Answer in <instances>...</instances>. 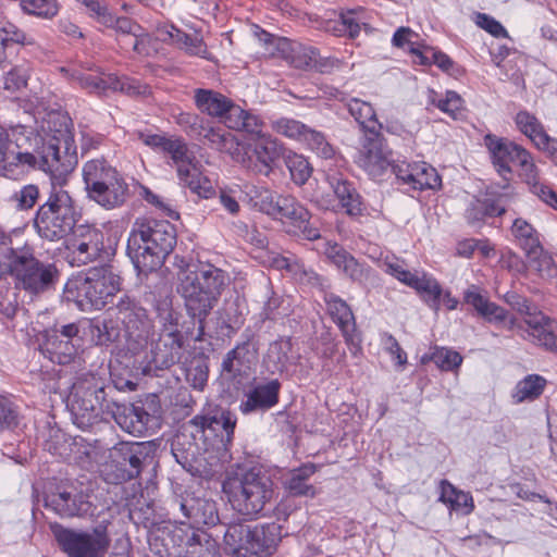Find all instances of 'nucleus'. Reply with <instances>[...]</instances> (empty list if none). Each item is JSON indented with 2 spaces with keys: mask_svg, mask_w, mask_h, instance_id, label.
<instances>
[{
  "mask_svg": "<svg viewBox=\"0 0 557 557\" xmlns=\"http://www.w3.org/2000/svg\"><path fill=\"white\" fill-rule=\"evenodd\" d=\"M177 278V293L184 300L185 309L202 329L207 317L228 286L230 275L212 263L198 262L182 267Z\"/></svg>",
  "mask_w": 557,
  "mask_h": 557,
  "instance_id": "nucleus-1",
  "label": "nucleus"
},
{
  "mask_svg": "<svg viewBox=\"0 0 557 557\" xmlns=\"http://www.w3.org/2000/svg\"><path fill=\"white\" fill-rule=\"evenodd\" d=\"M110 318L89 322L91 341L97 346H109L119 342L121 327L129 341L144 347L154 334V325L147 310L128 295H122L119 300L108 309Z\"/></svg>",
  "mask_w": 557,
  "mask_h": 557,
  "instance_id": "nucleus-2",
  "label": "nucleus"
},
{
  "mask_svg": "<svg viewBox=\"0 0 557 557\" xmlns=\"http://www.w3.org/2000/svg\"><path fill=\"white\" fill-rule=\"evenodd\" d=\"M175 245V227L169 221H136L127 240V255L138 274L148 275L161 268Z\"/></svg>",
  "mask_w": 557,
  "mask_h": 557,
  "instance_id": "nucleus-3",
  "label": "nucleus"
},
{
  "mask_svg": "<svg viewBox=\"0 0 557 557\" xmlns=\"http://www.w3.org/2000/svg\"><path fill=\"white\" fill-rule=\"evenodd\" d=\"M223 491L235 511L257 518L272 500L274 483L262 467H237L227 472Z\"/></svg>",
  "mask_w": 557,
  "mask_h": 557,
  "instance_id": "nucleus-4",
  "label": "nucleus"
},
{
  "mask_svg": "<svg viewBox=\"0 0 557 557\" xmlns=\"http://www.w3.org/2000/svg\"><path fill=\"white\" fill-rule=\"evenodd\" d=\"M9 273L17 289L38 296L54 288L60 272L54 263L40 261L33 246L24 243L4 265L0 264V277Z\"/></svg>",
  "mask_w": 557,
  "mask_h": 557,
  "instance_id": "nucleus-5",
  "label": "nucleus"
},
{
  "mask_svg": "<svg viewBox=\"0 0 557 557\" xmlns=\"http://www.w3.org/2000/svg\"><path fill=\"white\" fill-rule=\"evenodd\" d=\"M69 150L65 146L62 154L61 140L58 137L46 138L36 133L21 151L15 153L8 168H37L54 177H62L71 173L77 162L75 153H70Z\"/></svg>",
  "mask_w": 557,
  "mask_h": 557,
  "instance_id": "nucleus-6",
  "label": "nucleus"
},
{
  "mask_svg": "<svg viewBox=\"0 0 557 557\" xmlns=\"http://www.w3.org/2000/svg\"><path fill=\"white\" fill-rule=\"evenodd\" d=\"M113 400L108 399L107 387L95 375H83L75 380L66 399L73 422L82 430L99 421L101 413L112 412Z\"/></svg>",
  "mask_w": 557,
  "mask_h": 557,
  "instance_id": "nucleus-7",
  "label": "nucleus"
},
{
  "mask_svg": "<svg viewBox=\"0 0 557 557\" xmlns=\"http://www.w3.org/2000/svg\"><path fill=\"white\" fill-rule=\"evenodd\" d=\"M152 459L153 447L149 442H119L109 449L100 475L109 484H122L137 479Z\"/></svg>",
  "mask_w": 557,
  "mask_h": 557,
  "instance_id": "nucleus-8",
  "label": "nucleus"
},
{
  "mask_svg": "<svg viewBox=\"0 0 557 557\" xmlns=\"http://www.w3.org/2000/svg\"><path fill=\"white\" fill-rule=\"evenodd\" d=\"M78 212L69 191L53 188L34 218L37 234L47 240L64 238L76 225Z\"/></svg>",
  "mask_w": 557,
  "mask_h": 557,
  "instance_id": "nucleus-9",
  "label": "nucleus"
},
{
  "mask_svg": "<svg viewBox=\"0 0 557 557\" xmlns=\"http://www.w3.org/2000/svg\"><path fill=\"white\" fill-rule=\"evenodd\" d=\"M50 530L59 548L67 557H99L110 545L107 527L103 524L88 532L55 522L50 524Z\"/></svg>",
  "mask_w": 557,
  "mask_h": 557,
  "instance_id": "nucleus-10",
  "label": "nucleus"
},
{
  "mask_svg": "<svg viewBox=\"0 0 557 557\" xmlns=\"http://www.w3.org/2000/svg\"><path fill=\"white\" fill-rule=\"evenodd\" d=\"M164 152L171 157L172 165L176 169L180 182L191 193L205 199H209L216 194L211 181L202 175L200 164L194 152L189 150L183 139L172 138Z\"/></svg>",
  "mask_w": 557,
  "mask_h": 557,
  "instance_id": "nucleus-11",
  "label": "nucleus"
},
{
  "mask_svg": "<svg viewBox=\"0 0 557 557\" xmlns=\"http://www.w3.org/2000/svg\"><path fill=\"white\" fill-rule=\"evenodd\" d=\"M121 285L111 267L92 268L76 285L78 302L83 308L100 310L112 301Z\"/></svg>",
  "mask_w": 557,
  "mask_h": 557,
  "instance_id": "nucleus-12",
  "label": "nucleus"
},
{
  "mask_svg": "<svg viewBox=\"0 0 557 557\" xmlns=\"http://www.w3.org/2000/svg\"><path fill=\"white\" fill-rule=\"evenodd\" d=\"M168 513L176 523L189 524L193 531H202L201 527L215 525L219 521L215 502L191 494L173 496L168 504Z\"/></svg>",
  "mask_w": 557,
  "mask_h": 557,
  "instance_id": "nucleus-13",
  "label": "nucleus"
},
{
  "mask_svg": "<svg viewBox=\"0 0 557 557\" xmlns=\"http://www.w3.org/2000/svg\"><path fill=\"white\" fill-rule=\"evenodd\" d=\"M189 423L202 436L208 445L216 451L220 459H224L233 444L234 431L237 423V417L230 410H222L219 414H197Z\"/></svg>",
  "mask_w": 557,
  "mask_h": 557,
  "instance_id": "nucleus-14",
  "label": "nucleus"
},
{
  "mask_svg": "<svg viewBox=\"0 0 557 557\" xmlns=\"http://www.w3.org/2000/svg\"><path fill=\"white\" fill-rule=\"evenodd\" d=\"M70 233L67 249L72 265L81 267L92 262L103 252V233L100 230L91 225L76 224Z\"/></svg>",
  "mask_w": 557,
  "mask_h": 557,
  "instance_id": "nucleus-15",
  "label": "nucleus"
},
{
  "mask_svg": "<svg viewBox=\"0 0 557 557\" xmlns=\"http://www.w3.org/2000/svg\"><path fill=\"white\" fill-rule=\"evenodd\" d=\"M70 78L78 83L83 89L96 95H104L109 90H119L128 95L141 92L140 86L135 81L127 77L120 78L114 74H104L92 67H87L86 71L74 70L70 74Z\"/></svg>",
  "mask_w": 557,
  "mask_h": 557,
  "instance_id": "nucleus-16",
  "label": "nucleus"
},
{
  "mask_svg": "<svg viewBox=\"0 0 557 557\" xmlns=\"http://www.w3.org/2000/svg\"><path fill=\"white\" fill-rule=\"evenodd\" d=\"M277 213L278 219L287 223V232L308 240L320 238V231L311 222L310 212L294 197L286 196Z\"/></svg>",
  "mask_w": 557,
  "mask_h": 557,
  "instance_id": "nucleus-17",
  "label": "nucleus"
},
{
  "mask_svg": "<svg viewBox=\"0 0 557 557\" xmlns=\"http://www.w3.org/2000/svg\"><path fill=\"white\" fill-rule=\"evenodd\" d=\"M324 255L332 264L359 285L366 286L369 283H373L376 278L374 271L368 264L359 262L351 253L336 243H326Z\"/></svg>",
  "mask_w": 557,
  "mask_h": 557,
  "instance_id": "nucleus-18",
  "label": "nucleus"
},
{
  "mask_svg": "<svg viewBox=\"0 0 557 557\" xmlns=\"http://www.w3.org/2000/svg\"><path fill=\"white\" fill-rule=\"evenodd\" d=\"M357 163L372 177L381 176L392 165L381 132L364 135Z\"/></svg>",
  "mask_w": 557,
  "mask_h": 557,
  "instance_id": "nucleus-19",
  "label": "nucleus"
},
{
  "mask_svg": "<svg viewBox=\"0 0 557 557\" xmlns=\"http://www.w3.org/2000/svg\"><path fill=\"white\" fill-rule=\"evenodd\" d=\"M507 301L520 312L530 315V319L525 322L531 327L530 335L533 341L545 349L557 352V335L547 329L550 322L549 318L543 314L532 317L531 306L523 297L511 295L507 298Z\"/></svg>",
  "mask_w": 557,
  "mask_h": 557,
  "instance_id": "nucleus-20",
  "label": "nucleus"
},
{
  "mask_svg": "<svg viewBox=\"0 0 557 557\" xmlns=\"http://www.w3.org/2000/svg\"><path fill=\"white\" fill-rule=\"evenodd\" d=\"M129 187L123 175L116 170L113 175L89 191L87 198L106 210L122 207L129 198Z\"/></svg>",
  "mask_w": 557,
  "mask_h": 557,
  "instance_id": "nucleus-21",
  "label": "nucleus"
},
{
  "mask_svg": "<svg viewBox=\"0 0 557 557\" xmlns=\"http://www.w3.org/2000/svg\"><path fill=\"white\" fill-rule=\"evenodd\" d=\"M281 387L282 384L276 379L255 385L245 394V399L239 405L240 412L250 414L273 408L278 404Z\"/></svg>",
  "mask_w": 557,
  "mask_h": 557,
  "instance_id": "nucleus-22",
  "label": "nucleus"
},
{
  "mask_svg": "<svg viewBox=\"0 0 557 557\" xmlns=\"http://www.w3.org/2000/svg\"><path fill=\"white\" fill-rule=\"evenodd\" d=\"M324 301L326 304L327 313L339 327L346 344L357 348L360 338L356 333L355 315L349 305L333 293L325 294Z\"/></svg>",
  "mask_w": 557,
  "mask_h": 557,
  "instance_id": "nucleus-23",
  "label": "nucleus"
},
{
  "mask_svg": "<svg viewBox=\"0 0 557 557\" xmlns=\"http://www.w3.org/2000/svg\"><path fill=\"white\" fill-rule=\"evenodd\" d=\"M484 143L491 153L493 164L500 175L510 174L512 172L510 164L517 165V161L521 159V154L525 150L522 146L507 138L492 134L484 137Z\"/></svg>",
  "mask_w": 557,
  "mask_h": 557,
  "instance_id": "nucleus-24",
  "label": "nucleus"
},
{
  "mask_svg": "<svg viewBox=\"0 0 557 557\" xmlns=\"http://www.w3.org/2000/svg\"><path fill=\"white\" fill-rule=\"evenodd\" d=\"M282 539V527L276 523L250 525V534L246 540L247 557L272 555Z\"/></svg>",
  "mask_w": 557,
  "mask_h": 557,
  "instance_id": "nucleus-25",
  "label": "nucleus"
},
{
  "mask_svg": "<svg viewBox=\"0 0 557 557\" xmlns=\"http://www.w3.org/2000/svg\"><path fill=\"white\" fill-rule=\"evenodd\" d=\"M115 422L131 434H143L148 430L154 416L143 404L120 405L113 403L111 412Z\"/></svg>",
  "mask_w": 557,
  "mask_h": 557,
  "instance_id": "nucleus-26",
  "label": "nucleus"
},
{
  "mask_svg": "<svg viewBox=\"0 0 557 557\" xmlns=\"http://www.w3.org/2000/svg\"><path fill=\"white\" fill-rule=\"evenodd\" d=\"M282 154V147L270 135L257 137L252 144V154L249 157V168L268 176Z\"/></svg>",
  "mask_w": 557,
  "mask_h": 557,
  "instance_id": "nucleus-27",
  "label": "nucleus"
},
{
  "mask_svg": "<svg viewBox=\"0 0 557 557\" xmlns=\"http://www.w3.org/2000/svg\"><path fill=\"white\" fill-rule=\"evenodd\" d=\"M183 349V334L161 332L159 339L152 344V362L159 369H168L181 360Z\"/></svg>",
  "mask_w": 557,
  "mask_h": 557,
  "instance_id": "nucleus-28",
  "label": "nucleus"
},
{
  "mask_svg": "<svg viewBox=\"0 0 557 557\" xmlns=\"http://www.w3.org/2000/svg\"><path fill=\"white\" fill-rule=\"evenodd\" d=\"M46 507L61 518H72L88 513L90 503L86 500L82 493L59 491L46 497Z\"/></svg>",
  "mask_w": 557,
  "mask_h": 557,
  "instance_id": "nucleus-29",
  "label": "nucleus"
},
{
  "mask_svg": "<svg viewBox=\"0 0 557 557\" xmlns=\"http://www.w3.org/2000/svg\"><path fill=\"white\" fill-rule=\"evenodd\" d=\"M326 181L348 215L357 216L362 213L361 196L351 182L339 173L327 174Z\"/></svg>",
  "mask_w": 557,
  "mask_h": 557,
  "instance_id": "nucleus-30",
  "label": "nucleus"
},
{
  "mask_svg": "<svg viewBox=\"0 0 557 557\" xmlns=\"http://www.w3.org/2000/svg\"><path fill=\"white\" fill-rule=\"evenodd\" d=\"M255 357L256 349L252 347L250 336H247L225 355L221 366L222 372L231 379L242 376L250 370Z\"/></svg>",
  "mask_w": 557,
  "mask_h": 557,
  "instance_id": "nucleus-31",
  "label": "nucleus"
},
{
  "mask_svg": "<svg viewBox=\"0 0 557 557\" xmlns=\"http://www.w3.org/2000/svg\"><path fill=\"white\" fill-rule=\"evenodd\" d=\"M463 302L471 306L476 313L488 322H503L507 319V310L490 301L480 287L471 285L463 292Z\"/></svg>",
  "mask_w": 557,
  "mask_h": 557,
  "instance_id": "nucleus-32",
  "label": "nucleus"
},
{
  "mask_svg": "<svg viewBox=\"0 0 557 557\" xmlns=\"http://www.w3.org/2000/svg\"><path fill=\"white\" fill-rule=\"evenodd\" d=\"M298 356L293 352V343L290 338L281 337L269 345L264 356V364L272 373H283L290 363L298 360Z\"/></svg>",
  "mask_w": 557,
  "mask_h": 557,
  "instance_id": "nucleus-33",
  "label": "nucleus"
},
{
  "mask_svg": "<svg viewBox=\"0 0 557 557\" xmlns=\"http://www.w3.org/2000/svg\"><path fill=\"white\" fill-rule=\"evenodd\" d=\"M82 343L70 338H58L54 334L44 335L42 349L52 362L69 364L77 356Z\"/></svg>",
  "mask_w": 557,
  "mask_h": 557,
  "instance_id": "nucleus-34",
  "label": "nucleus"
},
{
  "mask_svg": "<svg viewBox=\"0 0 557 557\" xmlns=\"http://www.w3.org/2000/svg\"><path fill=\"white\" fill-rule=\"evenodd\" d=\"M116 168L111 165L104 158L90 159L83 165L82 177L86 196L89 191H95L102 183L107 182Z\"/></svg>",
  "mask_w": 557,
  "mask_h": 557,
  "instance_id": "nucleus-35",
  "label": "nucleus"
},
{
  "mask_svg": "<svg viewBox=\"0 0 557 557\" xmlns=\"http://www.w3.org/2000/svg\"><path fill=\"white\" fill-rule=\"evenodd\" d=\"M317 466L314 463H305L297 469L289 471L287 478L284 481L285 490L292 496H315V488L309 484V479L315 473Z\"/></svg>",
  "mask_w": 557,
  "mask_h": 557,
  "instance_id": "nucleus-36",
  "label": "nucleus"
},
{
  "mask_svg": "<svg viewBox=\"0 0 557 557\" xmlns=\"http://www.w3.org/2000/svg\"><path fill=\"white\" fill-rule=\"evenodd\" d=\"M159 34L162 40H173L180 46L181 49H184L188 54L207 58V46L205 45L202 38L199 35L186 34L174 26L160 28Z\"/></svg>",
  "mask_w": 557,
  "mask_h": 557,
  "instance_id": "nucleus-37",
  "label": "nucleus"
},
{
  "mask_svg": "<svg viewBox=\"0 0 557 557\" xmlns=\"http://www.w3.org/2000/svg\"><path fill=\"white\" fill-rule=\"evenodd\" d=\"M250 534V525L244 522H233L225 527L223 547L226 554L234 557H247L246 540Z\"/></svg>",
  "mask_w": 557,
  "mask_h": 557,
  "instance_id": "nucleus-38",
  "label": "nucleus"
},
{
  "mask_svg": "<svg viewBox=\"0 0 557 557\" xmlns=\"http://www.w3.org/2000/svg\"><path fill=\"white\" fill-rule=\"evenodd\" d=\"M519 176L530 186L531 191L540 199L544 198L552 188L540 181V170L529 150H524L517 161Z\"/></svg>",
  "mask_w": 557,
  "mask_h": 557,
  "instance_id": "nucleus-39",
  "label": "nucleus"
},
{
  "mask_svg": "<svg viewBox=\"0 0 557 557\" xmlns=\"http://www.w3.org/2000/svg\"><path fill=\"white\" fill-rule=\"evenodd\" d=\"M515 123L517 128L525 135L537 149L548 143L550 136L546 133L544 125L529 111H519L515 116Z\"/></svg>",
  "mask_w": 557,
  "mask_h": 557,
  "instance_id": "nucleus-40",
  "label": "nucleus"
},
{
  "mask_svg": "<svg viewBox=\"0 0 557 557\" xmlns=\"http://www.w3.org/2000/svg\"><path fill=\"white\" fill-rule=\"evenodd\" d=\"M195 102L202 113L221 120L225 115V111L230 109L232 100L214 90L197 89L195 91Z\"/></svg>",
  "mask_w": 557,
  "mask_h": 557,
  "instance_id": "nucleus-41",
  "label": "nucleus"
},
{
  "mask_svg": "<svg viewBox=\"0 0 557 557\" xmlns=\"http://www.w3.org/2000/svg\"><path fill=\"white\" fill-rule=\"evenodd\" d=\"M348 111L359 123L364 135H373L381 132L382 124L377 121L371 103L354 98L347 104Z\"/></svg>",
  "mask_w": 557,
  "mask_h": 557,
  "instance_id": "nucleus-42",
  "label": "nucleus"
},
{
  "mask_svg": "<svg viewBox=\"0 0 557 557\" xmlns=\"http://www.w3.org/2000/svg\"><path fill=\"white\" fill-rule=\"evenodd\" d=\"M111 21L104 24L107 27L114 28L116 33L123 36H133L132 48L134 51L141 53V45L148 37L145 29L136 22L126 16H115L111 13Z\"/></svg>",
  "mask_w": 557,
  "mask_h": 557,
  "instance_id": "nucleus-43",
  "label": "nucleus"
},
{
  "mask_svg": "<svg viewBox=\"0 0 557 557\" xmlns=\"http://www.w3.org/2000/svg\"><path fill=\"white\" fill-rule=\"evenodd\" d=\"M546 386V380L539 374L527 375L519 381L511 394L515 404L532 401L539 398Z\"/></svg>",
  "mask_w": 557,
  "mask_h": 557,
  "instance_id": "nucleus-44",
  "label": "nucleus"
},
{
  "mask_svg": "<svg viewBox=\"0 0 557 557\" xmlns=\"http://www.w3.org/2000/svg\"><path fill=\"white\" fill-rule=\"evenodd\" d=\"M409 287L416 289L430 307L434 309L438 308L442 288L436 280L426 274H422L421 276L416 274Z\"/></svg>",
  "mask_w": 557,
  "mask_h": 557,
  "instance_id": "nucleus-45",
  "label": "nucleus"
},
{
  "mask_svg": "<svg viewBox=\"0 0 557 557\" xmlns=\"http://www.w3.org/2000/svg\"><path fill=\"white\" fill-rule=\"evenodd\" d=\"M281 45L283 51H285V46L288 47V53L285 58L294 67L300 70H312V64H314V58L317 54L315 48L307 47L301 44H289L286 40Z\"/></svg>",
  "mask_w": 557,
  "mask_h": 557,
  "instance_id": "nucleus-46",
  "label": "nucleus"
},
{
  "mask_svg": "<svg viewBox=\"0 0 557 557\" xmlns=\"http://www.w3.org/2000/svg\"><path fill=\"white\" fill-rule=\"evenodd\" d=\"M35 134L36 132L33 127L24 125H16L7 129V168L15 158V153L21 151L22 147H24Z\"/></svg>",
  "mask_w": 557,
  "mask_h": 557,
  "instance_id": "nucleus-47",
  "label": "nucleus"
},
{
  "mask_svg": "<svg viewBox=\"0 0 557 557\" xmlns=\"http://www.w3.org/2000/svg\"><path fill=\"white\" fill-rule=\"evenodd\" d=\"M413 189H435L441 186V177L437 171L425 162L413 163Z\"/></svg>",
  "mask_w": 557,
  "mask_h": 557,
  "instance_id": "nucleus-48",
  "label": "nucleus"
},
{
  "mask_svg": "<svg viewBox=\"0 0 557 557\" xmlns=\"http://www.w3.org/2000/svg\"><path fill=\"white\" fill-rule=\"evenodd\" d=\"M530 269L536 271L542 277H554L557 268L553 258L544 251L542 245L525 252Z\"/></svg>",
  "mask_w": 557,
  "mask_h": 557,
  "instance_id": "nucleus-49",
  "label": "nucleus"
},
{
  "mask_svg": "<svg viewBox=\"0 0 557 557\" xmlns=\"http://www.w3.org/2000/svg\"><path fill=\"white\" fill-rule=\"evenodd\" d=\"M512 234L525 252L541 246L539 233L523 219H516L513 221Z\"/></svg>",
  "mask_w": 557,
  "mask_h": 557,
  "instance_id": "nucleus-50",
  "label": "nucleus"
},
{
  "mask_svg": "<svg viewBox=\"0 0 557 557\" xmlns=\"http://www.w3.org/2000/svg\"><path fill=\"white\" fill-rule=\"evenodd\" d=\"M39 188L35 184H27L12 193L9 202L17 211H27L34 208L39 199Z\"/></svg>",
  "mask_w": 557,
  "mask_h": 557,
  "instance_id": "nucleus-51",
  "label": "nucleus"
},
{
  "mask_svg": "<svg viewBox=\"0 0 557 557\" xmlns=\"http://www.w3.org/2000/svg\"><path fill=\"white\" fill-rule=\"evenodd\" d=\"M285 164L289 170L293 182L297 185H304L312 173V168L308 160L297 153H288L285 157Z\"/></svg>",
  "mask_w": 557,
  "mask_h": 557,
  "instance_id": "nucleus-52",
  "label": "nucleus"
},
{
  "mask_svg": "<svg viewBox=\"0 0 557 557\" xmlns=\"http://www.w3.org/2000/svg\"><path fill=\"white\" fill-rule=\"evenodd\" d=\"M380 268L407 286L417 274L407 270L405 262L396 257H386L380 262Z\"/></svg>",
  "mask_w": 557,
  "mask_h": 557,
  "instance_id": "nucleus-53",
  "label": "nucleus"
},
{
  "mask_svg": "<svg viewBox=\"0 0 557 557\" xmlns=\"http://www.w3.org/2000/svg\"><path fill=\"white\" fill-rule=\"evenodd\" d=\"M318 156L329 159L334 154L332 146L326 141L324 135L311 128H307L302 140Z\"/></svg>",
  "mask_w": 557,
  "mask_h": 557,
  "instance_id": "nucleus-54",
  "label": "nucleus"
},
{
  "mask_svg": "<svg viewBox=\"0 0 557 557\" xmlns=\"http://www.w3.org/2000/svg\"><path fill=\"white\" fill-rule=\"evenodd\" d=\"M430 360L444 371H453L461 364L462 357L451 349L436 347L430 356Z\"/></svg>",
  "mask_w": 557,
  "mask_h": 557,
  "instance_id": "nucleus-55",
  "label": "nucleus"
},
{
  "mask_svg": "<svg viewBox=\"0 0 557 557\" xmlns=\"http://www.w3.org/2000/svg\"><path fill=\"white\" fill-rule=\"evenodd\" d=\"M24 12L39 17L50 18L58 13L54 0H20Z\"/></svg>",
  "mask_w": 557,
  "mask_h": 557,
  "instance_id": "nucleus-56",
  "label": "nucleus"
},
{
  "mask_svg": "<svg viewBox=\"0 0 557 557\" xmlns=\"http://www.w3.org/2000/svg\"><path fill=\"white\" fill-rule=\"evenodd\" d=\"M156 311L160 322L163 324L162 332H170L172 330L175 333H181L178 330V313L173 310L171 302L168 299L161 300L156 305Z\"/></svg>",
  "mask_w": 557,
  "mask_h": 557,
  "instance_id": "nucleus-57",
  "label": "nucleus"
},
{
  "mask_svg": "<svg viewBox=\"0 0 557 557\" xmlns=\"http://www.w3.org/2000/svg\"><path fill=\"white\" fill-rule=\"evenodd\" d=\"M274 129L286 137L302 140L307 126L299 121L282 117L273 123Z\"/></svg>",
  "mask_w": 557,
  "mask_h": 557,
  "instance_id": "nucleus-58",
  "label": "nucleus"
},
{
  "mask_svg": "<svg viewBox=\"0 0 557 557\" xmlns=\"http://www.w3.org/2000/svg\"><path fill=\"white\" fill-rule=\"evenodd\" d=\"M209 368L207 362L198 360L191 362L186 371V380L195 389H203L208 382Z\"/></svg>",
  "mask_w": 557,
  "mask_h": 557,
  "instance_id": "nucleus-59",
  "label": "nucleus"
},
{
  "mask_svg": "<svg viewBox=\"0 0 557 557\" xmlns=\"http://www.w3.org/2000/svg\"><path fill=\"white\" fill-rule=\"evenodd\" d=\"M285 197L265 189L259 194L257 205L262 212L275 218L282 206L281 201H284Z\"/></svg>",
  "mask_w": 557,
  "mask_h": 557,
  "instance_id": "nucleus-60",
  "label": "nucleus"
},
{
  "mask_svg": "<svg viewBox=\"0 0 557 557\" xmlns=\"http://www.w3.org/2000/svg\"><path fill=\"white\" fill-rule=\"evenodd\" d=\"M18 424V414L14 404L0 394V428L12 430Z\"/></svg>",
  "mask_w": 557,
  "mask_h": 557,
  "instance_id": "nucleus-61",
  "label": "nucleus"
},
{
  "mask_svg": "<svg viewBox=\"0 0 557 557\" xmlns=\"http://www.w3.org/2000/svg\"><path fill=\"white\" fill-rule=\"evenodd\" d=\"M23 244L18 237H12L0 228V264L9 262Z\"/></svg>",
  "mask_w": 557,
  "mask_h": 557,
  "instance_id": "nucleus-62",
  "label": "nucleus"
},
{
  "mask_svg": "<svg viewBox=\"0 0 557 557\" xmlns=\"http://www.w3.org/2000/svg\"><path fill=\"white\" fill-rule=\"evenodd\" d=\"M175 119L176 123L191 136H198L203 132L205 121L195 113L181 112Z\"/></svg>",
  "mask_w": 557,
  "mask_h": 557,
  "instance_id": "nucleus-63",
  "label": "nucleus"
},
{
  "mask_svg": "<svg viewBox=\"0 0 557 557\" xmlns=\"http://www.w3.org/2000/svg\"><path fill=\"white\" fill-rule=\"evenodd\" d=\"M198 137H203L218 150H223L227 143L232 140V135L221 127L215 128L206 125L203 126V132L200 133Z\"/></svg>",
  "mask_w": 557,
  "mask_h": 557,
  "instance_id": "nucleus-64",
  "label": "nucleus"
}]
</instances>
